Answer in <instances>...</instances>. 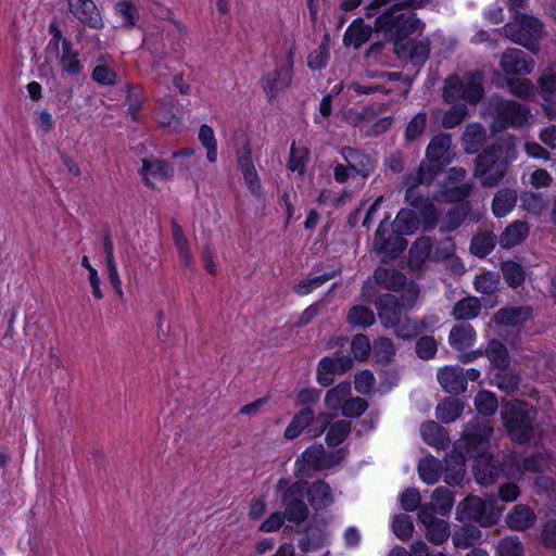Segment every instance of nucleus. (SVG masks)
<instances>
[{
    "label": "nucleus",
    "instance_id": "obj_33",
    "mask_svg": "<svg viewBox=\"0 0 556 556\" xmlns=\"http://www.w3.org/2000/svg\"><path fill=\"white\" fill-rule=\"evenodd\" d=\"M517 192L514 189L498 190L492 202V212L495 217H504L509 214L516 205Z\"/></svg>",
    "mask_w": 556,
    "mask_h": 556
},
{
    "label": "nucleus",
    "instance_id": "obj_34",
    "mask_svg": "<svg viewBox=\"0 0 556 556\" xmlns=\"http://www.w3.org/2000/svg\"><path fill=\"white\" fill-rule=\"evenodd\" d=\"M371 35V27L365 25L362 20L354 21L345 30L344 45L348 47L359 48Z\"/></svg>",
    "mask_w": 556,
    "mask_h": 556
},
{
    "label": "nucleus",
    "instance_id": "obj_28",
    "mask_svg": "<svg viewBox=\"0 0 556 556\" xmlns=\"http://www.w3.org/2000/svg\"><path fill=\"white\" fill-rule=\"evenodd\" d=\"M146 182L150 186L159 180H162L173 173L172 165L164 160H142V167L140 169Z\"/></svg>",
    "mask_w": 556,
    "mask_h": 556
},
{
    "label": "nucleus",
    "instance_id": "obj_14",
    "mask_svg": "<svg viewBox=\"0 0 556 556\" xmlns=\"http://www.w3.org/2000/svg\"><path fill=\"white\" fill-rule=\"evenodd\" d=\"M424 29L421 23L420 30L413 34H401L399 36L386 34L389 38L394 40V51L402 58L408 56L415 64H422L429 56L430 48L427 41L414 42L408 38L414 35H420Z\"/></svg>",
    "mask_w": 556,
    "mask_h": 556
},
{
    "label": "nucleus",
    "instance_id": "obj_36",
    "mask_svg": "<svg viewBox=\"0 0 556 556\" xmlns=\"http://www.w3.org/2000/svg\"><path fill=\"white\" fill-rule=\"evenodd\" d=\"M485 140V130L481 124L473 123L466 127L463 144L467 153H476Z\"/></svg>",
    "mask_w": 556,
    "mask_h": 556
},
{
    "label": "nucleus",
    "instance_id": "obj_30",
    "mask_svg": "<svg viewBox=\"0 0 556 556\" xmlns=\"http://www.w3.org/2000/svg\"><path fill=\"white\" fill-rule=\"evenodd\" d=\"M59 63L63 75L76 76L84 70V65L78 59V52L73 49L68 39L62 40Z\"/></svg>",
    "mask_w": 556,
    "mask_h": 556
},
{
    "label": "nucleus",
    "instance_id": "obj_21",
    "mask_svg": "<svg viewBox=\"0 0 556 556\" xmlns=\"http://www.w3.org/2000/svg\"><path fill=\"white\" fill-rule=\"evenodd\" d=\"M353 359L349 356L337 358L324 357L317 368L316 378L319 384L328 387L333 382L336 375L343 374L351 369Z\"/></svg>",
    "mask_w": 556,
    "mask_h": 556
},
{
    "label": "nucleus",
    "instance_id": "obj_32",
    "mask_svg": "<svg viewBox=\"0 0 556 556\" xmlns=\"http://www.w3.org/2000/svg\"><path fill=\"white\" fill-rule=\"evenodd\" d=\"M535 514L526 505H516L506 516V525L516 531H523L534 525Z\"/></svg>",
    "mask_w": 556,
    "mask_h": 556
},
{
    "label": "nucleus",
    "instance_id": "obj_31",
    "mask_svg": "<svg viewBox=\"0 0 556 556\" xmlns=\"http://www.w3.org/2000/svg\"><path fill=\"white\" fill-rule=\"evenodd\" d=\"M530 231L529 225L523 220L509 224L500 237V245L504 249L514 248L525 241Z\"/></svg>",
    "mask_w": 556,
    "mask_h": 556
},
{
    "label": "nucleus",
    "instance_id": "obj_45",
    "mask_svg": "<svg viewBox=\"0 0 556 556\" xmlns=\"http://www.w3.org/2000/svg\"><path fill=\"white\" fill-rule=\"evenodd\" d=\"M199 141L206 149V159L210 163L217 161V141L214 130L207 125H202L198 135Z\"/></svg>",
    "mask_w": 556,
    "mask_h": 556
},
{
    "label": "nucleus",
    "instance_id": "obj_54",
    "mask_svg": "<svg viewBox=\"0 0 556 556\" xmlns=\"http://www.w3.org/2000/svg\"><path fill=\"white\" fill-rule=\"evenodd\" d=\"M475 405L479 414L490 416L496 410L498 403L493 393L481 391L475 397Z\"/></svg>",
    "mask_w": 556,
    "mask_h": 556
},
{
    "label": "nucleus",
    "instance_id": "obj_27",
    "mask_svg": "<svg viewBox=\"0 0 556 556\" xmlns=\"http://www.w3.org/2000/svg\"><path fill=\"white\" fill-rule=\"evenodd\" d=\"M341 155L349 168L363 179L367 178L374 168L371 159L355 149L344 148L341 150Z\"/></svg>",
    "mask_w": 556,
    "mask_h": 556
},
{
    "label": "nucleus",
    "instance_id": "obj_19",
    "mask_svg": "<svg viewBox=\"0 0 556 556\" xmlns=\"http://www.w3.org/2000/svg\"><path fill=\"white\" fill-rule=\"evenodd\" d=\"M70 12L81 24L92 29L104 27L102 14L92 0H67Z\"/></svg>",
    "mask_w": 556,
    "mask_h": 556
},
{
    "label": "nucleus",
    "instance_id": "obj_1",
    "mask_svg": "<svg viewBox=\"0 0 556 556\" xmlns=\"http://www.w3.org/2000/svg\"><path fill=\"white\" fill-rule=\"evenodd\" d=\"M493 429L489 421L475 429L468 426L463 438L455 443V470L452 475L446 473L444 481L451 485L458 484L465 472V459L475 458L473 473L477 482L481 485L492 484L502 471L507 479L521 480L525 472H554L556 462L549 454H535L520 463L515 455H509L503 467L498 469L492 463V456L488 450L489 439Z\"/></svg>",
    "mask_w": 556,
    "mask_h": 556
},
{
    "label": "nucleus",
    "instance_id": "obj_43",
    "mask_svg": "<svg viewBox=\"0 0 556 556\" xmlns=\"http://www.w3.org/2000/svg\"><path fill=\"white\" fill-rule=\"evenodd\" d=\"M375 281L386 289L395 290L405 283V276L402 274L389 270L387 268H378L375 271Z\"/></svg>",
    "mask_w": 556,
    "mask_h": 556
},
{
    "label": "nucleus",
    "instance_id": "obj_46",
    "mask_svg": "<svg viewBox=\"0 0 556 556\" xmlns=\"http://www.w3.org/2000/svg\"><path fill=\"white\" fill-rule=\"evenodd\" d=\"M485 354L491 364L500 369H505L509 364V357L506 348L496 340H492L489 343Z\"/></svg>",
    "mask_w": 556,
    "mask_h": 556
},
{
    "label": "nucleus",
    "instance_id": "obj_53",
    "mask_svg": "<svg viewBox=\"0 0 556 556\" xmlns=\"http://www.w3.org/2000/svg\"><path fill=\"white\" fill-rule=\"evenodd\" d=\"M467 211L468 208L465 204H459L451 208L442 219L441 229L443 231H452L457 228L465 219Z\"/></svg>",
    "mask_w": 556,
    "mask_h": 556
},
{
    "label": "nucleus",
    "instance_id": "obj_39",
    "mask_svg": "<svg viewBox=\"0 0 556 556\" xmlns=\"http://www.w3.org/2000/svg\"><path fill=\"white\" fill-rule=\"evenodd\" d=\"M422 439L430 445L443 446L447 441V433L443 427L435 421H427L420 427Z\"/></svg>",
    "mask_w": 556,
    "mask_h": 556
},
{
    "label": "nucleus",
    "instance_id": "obj_37",
    "mask_svg": "<svg viewBox=\"0 0 556 556\" xmlns=\"http://www.w3.org/2000/svg\"><path fill=\"white\" fill-rule=\"evenodd\" d=\"M431 498V504L426 506L431 507L433 516L435 514L446 516L451 511L454 504L452 491L445 488H438L433 491Z\"/></svg>",
    "mask_w": 556,
    "mask_h": 556
},
{
    "label": "nucleus",
    "instance_id": "obj_11",
    "mask_svg": "<svg viewBox=\"0 0 556 556\" xmlns=\"http://www.w3.org/2000/svg\"><path fill=\"white\" fill-rule=\"evenodd\" d=\"M489 109L494 118L491 130L493 134L502 131L508 127L519 128L525 126L530 117V110L521 104L510 100L492 99L489 102Z\"/></svg>",
    "mask_w": 556,
    "mask_h": 556
},
{
    "label": "nucleus",
    "instance_id": "obj_26",
    "mask_svg": "<svg viewBox=\"0 0 556 556\" xmlns=\"http://www.w3.org/2000/svg\"><path fill=\"white\" fill-rule=\"evenodd\" d=\"M311 506L314 509H320L330 506L334 501V494L330 485L324 480L315 481L307 488L305 484V492Z\"/></svg>",
    "mask_w": 556,
    "mask_h": 556
},
{
    "label": "nucleus",
    "instance_id": "obj_61",
    "mask_svg": "<svg viewBox=\"0 0 556 556\" xmlns=\"http://www.w3.org/2000/svg\"><path fill=\"white\" fill-rule=\"evenodd\" d=\"M475 289L480 293L491 294L497 290L500 285L498 275L494 273H486L476 277Z\"/></svg>",
    "mask_w": 556,
    "mask_h": 556
},
{
    "label": "nucleus",
    "instance_id": "obj_15",
    "mask_svg": "<svg viewBox=\"0 0 556 556\" xmlns=\"http://www.w3.org/2000/svg\"><path fill=\"white\" fill-rule=\"evenodd\" d=\"M476 341V331L468 324L456 325L452 328L448 342L451 346L460 353L459 359L463 363H468L476 359L478 356L482 355L480 351H475L467 353L466 351L470 349Z\"/></svg>",
    "mask_w": 556,
    "mask_h": 556
},
{
    "label": "nucleus",
    "instance_id": "obj_48",
    "mask_svg": "<svg viewBox=\"0 0 556 556\" xmlns=\"http://www.w3.org/2000/svg\"><path fill=\"white\" fill-rule=\"evenodd\" d=\"M172 231L174 242L178 250V254L181 261L185 263L186 266H190L192 264V254L182 228L177 224H173Z\"/></svg>",
    "mask_w": 556,
    "mask_h": 556
},
{
    "label": "nucleus",
    "instance_id": "obj_17",
    "mask_svg": "<svg viewBox=\"0 0 556 556\" xmlns=\"http://www.w3.org/2000/svg\"><path fill=\"white\" fill-rule=\"evenodd\" d=\"M534 66V60L516 48L507 49L500 60V67L506 75H528Z\"/></svg>",
    "mask_w": 556,
    "mask_h": 556
},
{
    "label": "nucleus",
    "instance_id": "obj_62",
    "mask_svg": "<svg viewBox=\"0 0 556 556\" xmlns=\"http://www.w3.org/2000/svg\"><path fill=\"white\" fill-rule=\"evenodd\" d=\"M434 323H435L434 320H431V321H427V320H422V321L406 320L403 325L399 326V328L396 330V333H397V336H400V337H402L404 339H409L412 337L417 336L418 333H420L421 331H424L428 327L433 326Z\"/></svg>",
    "mask_w": 556,
    "mask_h": 556
},
{
    "label": "nucleus",
    "instance_id": "obj_51",
    "mask_svg": "<svg viewBox=\"0 0 556 556\" xmlns=\"http://www.w3.org/2000/svg\"><path fill=\"white\" fill-rule=\"evenodd\" d=\"M502 273L505 281L510 287H518L525 281V270L522 266L516 262L507 261L502 264Z\"/></svg>",
    "mask_w": 556,
    "mask_h": 556
},
{
    "label": "nucleus",
    "instance_id": "obj_57",
    "mask_svg": "<svg viewBox=\"0 0 556 556\" xmlns=\"http://www.w3.org/2000/svg\"><path fill=\"white\" fill-rule=\"evenodd\" d=\"M496 556H523V547L517 536L503 539L496 547Z\"/></svg>",
    "mask_w": 556,
    "mask_h": 556
},
{
    "label": "nucleus",
    "instance_id": "obj_23",
    "mask_svg": "<svg viewBox=\"0 0 556 556\" xmlns=\"http://www.w3.org/2000/svg\"><path fill=\"white\" fill-rule=\"evenodd\" d=\"M330 532L327 523L318 518L313 519L307 535L299 542L303 552H313L326 546L329 543Z\"/></svg>",
    "mask_w": 556,
    "mask_h": 556
},
{
    "label": "nucleus",
    "instance_id": "obj_12",
    "mask_svg": "<svg viewBox=\"0 0 556 556\" xmlns=\"http://www.w3.org/2000/svg\"><path fill=\"white\" fill-rule=\"evenodd\" d=\"M276 491L286 506L285 517L295 525L302 523L308 516V508L303 501L305 481L280 479L276 484Z\"/></svg>",
    "mask_w": 556,
    "mask_h": 556
},
{
    "label": "nucleus",
    "instance_id": "obj_59",
    "mask_svg": "<svg viewBox=\"0 0 556 556\" xmlns=\"http://www.w3.org/2000/svg\"><path fill=\"white\" fill-rule=\"evenodd\" d=\"M507 85L509 91L516 97L530 99L534 96L533 84L527 78H511Z\"/></svg>",
    "mask_w": 556,
    "mask_h": 556
},
{
    "label": "nucleus",
    "instance_id": "obj_4",
    "mask_svg": "<svg viewBox=\"0 0 556 556\" xmlns=\"http://www.w3.org/2000/svg\"><path fill=\"white\" fill-rule=\"evenodd\" d=\"M391 7L376 20L375 28L384 34L399 36L413 34L421 28V21L406 7H416V0H371L366 7V15L371 17L378 13L382 5Z\"/></svg>",
    "mask_w": 556,
    "mask_h": 556
},
{
    "label": "nucleus",
    "instance_id": "obj_20",
    "mask_svg": "<svg viewBox=\"0 0 556 556\" xmlns=\"http://www.w3.org/2000/svg\"><path fill=\"white\" fill-rule=\"evenodd\" d=\"M466 170L462 167H453L448 170L440 198L446 201H459L469 195L471 186L463 184Z\"/></svg>",
    "mask_w": 556,
    "mask_h": 556
},
{
    "label": "nucleus",
    "instance_id": "obj_13",
    "mask_svg": "<svg viewBox=\"0 0 556 556\" xmlns=\"http://www.w3.org/2000/svg\"><path fill=\"white\" fill-rule=\"evenodd\" d=\"M331 416L326 413L314 416L311 408H304L294 415L290 424L285 430L283 437L287 440L298 438L305 429L311 438L320 435L329 426Z\"/></svg>",
    "mask_w": 556,
    "mask_h": 556
},
{
    "label": "nucleus",
    "instance_id": "obj_47",
    "mask_svg": "<svg viewBox=\"0 0 556 556\" xmlns=\"http://www.w3.org/2000/svg\"><path fill=\"white\" fill-rule=\"evenodd\" d=\"M520 200L523 210L533 215L542 214L547 206V201L545 198L542 194L532 191L523 192Z\"/></svg>",
    "mask_w": 556,
    "mask_h": 556
},
{
    "label": "nucleus",
    "instance_id": "obj_49",
    "mask_svg": "<svg viewBox=\"0 0 556 556\" xmlns=\"http://www.w3.org/2000/svg\"><path fill=\"white\" fill-rule=\"evenodd\" d=\"M346 318L349 324L356 327H368L375 323V315L372 311L363 305L352 307L349 311Z\"/></svg>",
    "mask_w": 556,
    "mask_h": 556
},
{
    "label": "nucleus",
    "instance_id": "obj_64",
    "mask_svg": "<svg viewBox=\"0 0 556 556\" xmlns=\"http://www.w3.org/2000/svg\"><path fill=\"white\" fill-rule=\"evenodd\" d=\"M91 77L100 86H112L115 84L117 76L115 71L108 65L98 64L94 66Z\"/></svg>",
    "mask_w": 556,
    "mask_h": 556
},
{
    "label": "nucleus",
    "instance_id": "obj_16",
    "mask_svg": "<svg viewBox=\"0 0 556 556\" xmlns=\"http://www.w3.org/2000/svg\"><path fill=\"white\" fill-rule=\"evenodd\" d=\"M556 64L548 66L538 79L543 99V111L549 119H556Z\"/></svg>",
    "mask_w": 556,
    "mask_h": 556
},
{
    "label": "nucleus",
    "instance_id": "obj_44",
    "mask_svg": "<svg viewBox=\"0 0 556 556\" xmlns=\"http://www.w3.org/2000/svg\"><path fill=\"white\" fill-rule=\"evenodd\" d=\"M308 159V149L304 146L292 143L290 150V156L288 161V168L292 173H298L299 175H303L305 169V164Z\"/></svg>",
    "mask_w": 556,
    "mask_h": 556
},
{
    "label": "nucleus",
    "instance_id": "obj_7",
    "mask_svg": "<svg viewBox=\"0 0 556 556\" xmlns=\"http://www.w3.org/2000/svg\"><path fill=\"white\" fill-rule=\"evenodd\" d=\"M505 36L532 53L540 50V40L545 35L543 23L528 14L516 12L510 22L504 26Z\"/></svg>",
    "mask_w": 556,
    "mask_h": 556
},
{
    "label": "nucleus",
    "instance_id": "obj_40",
    "mask_svg": "<svg viewBox=\"0 0 556 556\" xmlns=\"http://www.w3.org/2000/svg\"><path fill=\"white\" fill-rule=\"evenodd\" d=\"M530 317V309L527 307L504 308L496 313L495 320L506 326H519Z\"/></svg>",
    "mask_w": 556,
    "mask_h": 556
},
{
    "label": "nucleus",
    "instance_id": "obj_38",
    "mask_svg": "<svg viewBox=\"0 0 556 556\" xmlns=\"http://www.w3.org/2000/svg\"><path fill=\"white\" fill-rule=\"evenodd\" d=\"M351 394V384L349 382L340 383L330 389L325 396V406L331 410L342 409L346 399Z\"/></svg>",
    "mask_w": 556,
    "mask_h": 556
},
{
    "label": "nucleus",
    "instance_id": "obj_5",
    "mask_svg": "<svg viewBox=\"0 0 556 556\" xmlns=\"http://www.w3.org/2000/svg\"><path fill=\"white\" fill-rule=\"evenodd\" d=\"M501 416L513 441L518 443L538 442L541 428L534 424L536 409L528 403L511 401L503 405Z\"/></svg>",
    "mask_w": 556,
    "mask_h": 556
},
{
    "label": "nucleus",
    "instance_id": "obj_60",
    "mask_svg": "<svg viewBox=\"0 0 556 556\" xmlns=\"http://www.w3.org/2000/svg\"><path fill=\"white\" fill-rule=\"evenodd\" d=\"M350 432V424L345 420L336 421L327 431V442L336 446L344 441Z\"/></svg>",
    "mask_w": 556,
    "mask_h": 556
},
{
    "label": "nucleus",
    "instance_id": "obj_52",
    "mask_svg": "<svg viewBox=\"0 0 556 556\" xmlns=\"http://www.w3.org/2000/svg\"><path fill=\"white\" fill-rule=\"evenodd\" d=\"M392 531L402 541H407L414 532L412 518L405 514L395 515L392 519Z\"/></svg>",
    "mask_w": 556,
    "mask_h": 556
},
{
    "label": "nucleus",
    "instance_id": "obj_6",
    "mask_svg": "<svg viewBox=\"0 0 556 556\" xmlns=\"http://www.w3.org/2000/svg\"><path fill=\"white\" fill-rule=\"evenodd\" d=\"M452 139L447 134L435 136L429 143L426 160L420 164L415 176L407 178L406 184L424 185L431 181L438 172L451 163L454 153L451 150Z\"/></svg>",
    "mask_w": 556,
    "mask_h": 556
},
{
    "label": "nucleus",
    "instance_id": "obj_8",
    "mask_svg": "<svg viewBox=\"0 0 556 556\" xmlns=\"http://www.w3.org/2000/svg\"><path fill=\"white\" fill-rule=\"evenodd\" d=\"M484 94L482 75L478 72H468L463 76L452 75L445 79L443 98L447 103L476 105Z\"/></svg>",
    "mask_w": 556,
    "mask_h": 556
},
{
    "label": "nucleus",
    "instance_id": "obj_25",
    "mask_svg": "<svg viewBox=\"0 0 556 556\" xmlns=\"http://www.w3.org/2000/svg\"><path fill=\"white\" fill-rule=\"evenodd\" d=\"M438 381L448 393H458L466 390V378L463 368L446 366L439 370Z\"/></svg>",
    "mask_w": 556,
    "mask_h": 556
},
{
    "label": "nucleus",
    "instance_id": "obj_42",
    "mask_svg": "<svg viewBox=\"0 0 556 556\" xmlns=\"http://www.w3.org/2000/svg\"><path fill=\"white\" fill-rule=\"evenodd\" d=\"M480 309V301L475 296H470L459 301L455 305L453 316L456 319H471L478 316Z\"/></svg>",
    "mask_w": 556,
    "mask_h": 556
},
{
    "label": "nucleus",
    "instance_id": "obj_9",
    "mask_svg": "<svg viewBox=\"0 0 556 556\" xmlns=\"http://www.w3.org/2000/svg\"><path fill=\"white\" fill-rule=\"evenodd\" d=\"M503 513V507L497 503L494 496L481 498L469 496L465 498L457 507V518L460 521L473 520L483 527H489L497 522Z\"/></svg>",
    "mask_w": 556,
    "mask_h": 556
},
{
    "label": "nucleus",
    "instance_id": "obj_18",
    "mask_svg": "<svg viewBox=\"0 0 556 556\" xmlns=\"http://www.w3.org/2000/svg\"><path fill=\"white\" fill-rule=\"evenodd\" d=\"M292 81V62L286 61L274 72L268 73L262 79V88L269 99L276 98L280 92L289 88Z\"/></svg>",
    "mask_w": 556,
    "mask_h": 556
},
{
    "label": "nucleus",
    "instance_id": "obj_50",
    "mask_svg": "<svg viewBox=\"0 0 556 556\" xmlns=\"http://www.w3.org/2000/svg\"><path fill=\"white\" fill-rule=\"evenodd\" d=\"M157 121L163 128H166L169 132H177L182 129V123L180 118L176 117L170 108H167L165 103H160L157 108Z\"/></svg>",
    "mask_w": 556,
    "mask_h": 556
},
{
    "label": "nucleus",
    "instance_id": "obj_29",
    "mask_svg": "<svg viewBox=\"0 0 556 556\" xmlns=\"http://www.w3.org/2000/svg\"><path fill=\"white\" fill-rule=\"evenodd\" d=\"M238 165L249 190L254 194H258L262 190V186L251 160V152L247 147L238 153Z\"/></svg>",
    "mask_w": 556,
    "mask_h": 556
},
{
    "label": "nucleus",
    "instance_id": "obj_41",
    "mask_svg": "<svg viewBox=\"0 0 556 556\" xmlns=\"http://www.w3.org/2000/svg\"><path fill=\"white\" fill-rule=\"evenodd\" d=\"M441 470V462L432 456L422 458L418 465L420 479L428 484H433L439 480Z\"/></svg>",
    "mask_w": 556,
    "mask_h": 556
},
{
    "label": "nucleus",
    "instance_id": "obj_56",
    "mask_svg": "<svg viewBox=\"0 0 556 556\" xmlns=\"http://www.w3.org/2000/svg\"><path fill=\"white\" fill-rule=\"evenodd\" d=\"M494 248V238L490 233H479L471 240L470 251L477 256H485Z\"/></svg>",
    "mask_w": 556,
    "mask_h": 556
},
{
    "label": "nucleus",
    "instance_id": "obj_63",
    "mask_svg": "<svg viewBox=\"0 0 556 556\" xmlns=\"http://www.w3.org/2000/svg\"><path fill=\"white\" fill-rule=\"evenodd\" d=\"M431 251V244L429 239L427 238H420L418 239L414 245L412 247L409 253H410V263L413 265H419L420 263L425 262Z\"/></svg>",
    "mask_w": 556,
    "mask_h": 556
},
{
    "label": "nucleus",
    "instance_id": "obj_22",
    "mask_svg": "<svg viewBox=\"0 0 556 556\" xmlns=\"http://www.w3.org/2000/svg\"><path fill=\"white\" fill-rule=\"evenodd\" d=\"M419 521L427 529V538L434 544L445 542L450 536L448 523L443 519H435L430 506H421L418 511Z\"/></svg>",
    "mask_w": 556,
    "mask_h": 556
},
{
    "label": "nucleus",
    "instance_id": "obj_35",
    "mask_svg": "<svg viewBox=\"0 0 556 556\" xmlns=\"http://www.w3.org/2000/svg\"><path fill=\"white\" fill-rule=\"evenodd\" d=\"M465 404L455 397H447L440 402L435 408V415L442 422L455 421L463 413Z\"/></svg>",
    "mask_w": 556,
    "mask_h": 556
},
{
    "label": "nucleus",
    "instance_id": "obj_3",
    "mask_svg": "<svg viewBox=\"0 0 556 556\" xmlns=\"http://www.w3.org/2000/svg\"><path fill=\"white\" fill-rule=\"evenodd\" d=\"M517 155L515 138L505 135L477 156L475 176L483 187H494L504 178L508 165L517 160Z\"/></svg>",
    "mask_w": 556,
    "mask_h": 556
},
{
    "label": "nucleus",
    "instance_id": "obj_24",
    "mask_svg": "<svg viewBox=\"0 0 556 556\" xmlns=\"http://www.w3.org/2000/svg\"><path fill=\"white\" fill-rule=\"evenodd\" d=\"M376 305L380 320L384 327H395L400 323L401 315L404 312V304H400L394 295H382Z\"/></svg>",
    "mask_w": 556,
    "mask_h": 556
},
{
    "label": "nucleus",
    "instance_id": "obj_55",
    "mask_svg": "<svg viewBox=\"0 0 556 556\" xmlns=\"http://www.w3.org/2000/svg\"><path fill=\"white\" fill-rule=\"evenodd\" d=\"M453 106L444 113L442 125L445 128H453L459 125L468 114L467 105L464 103H452Z\"/></svg>",
    "mask_w": 556,
    "mask_h": 556
},
{
    "label": "nucleus",
    "instance_id": "obj_58",
    "mask_svg": "<svg viewBox=\"0 0 556 556\" xmlns=\"http://www.w3.org/2000/svg\"><path fill=\"white\" fill-rule=\"evenodd\" d=\"M114 11L122 18L123 25L131 27L138 21V12L135 5L129 1H121L114 5Z\"/></svg>",
    "mask_w": 556,
    "mask_h": 556
},
{
    "label": "nucleus",
    "instance_id": "obj_10",
    "mask_svg": "<svg viewBox=\"0 0 556 556\" xmlns=\"http://www.w3.org/2000/svg\"><path fill=\"white\" fill-rule=\"evenodd\" d=\"M345 454L342 450L327 453L321 444L307 447L295 460L294 475L303 480L314 471L330 469L343 460Z\"/></svg>",
    "mask_w": 556,
    "mask_h": 556
},
{
    "label": "nucleus",
    "instance_id": "obj_2",
    "mask_svg": "<svg viewBox=\"0 0 556 556\" xmlns=\"http://www.w3.org/2000/svg\"><path fill=\"white\" fill-rule=\"evenodd\" d=\"M407 186L406 201L415 210L403 208L397 213L393 222L394 233L389 235L388 238L384 236V227L388 225L390 216L380 223L374 240V250L378 254L395 257L407 247V242L402 236L414 233L420 226L424 229H431L435 226L438 211L433 202L428 198L418 197L417 185L410 182Z\"/></svg>",
    "mask_w": 556,
    "mask_h": 556
}]
</instances>
